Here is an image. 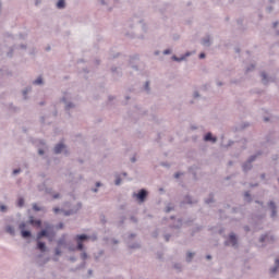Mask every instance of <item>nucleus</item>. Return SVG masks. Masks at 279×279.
I'll use <instances>...</instances> for the list:
<instances>
[{
    "mask_svg": "<svg viewBox=\"0 0 279 279\" xmlns=\"http://www.w3.org/2000/svg\"><path fill=\"white\" fill-rule=\"evenodd\" d=\"M88 236L86 234L76 235V242H77V250L82 252L84 250V244L82 241H86Z\"/></svg>",
    "mask_w": 279,
    "mask_h": 279,
    "instance_id": "obj_1",
    "label": "nucleus"
},
{
    "mask_svg": "<svg viewBox=\"0 0 279 279\" xmlns=\"http://www.w3.org/2000/svg\"><path fill=\"white\" fill-rule=\"evenodd\" d=\"M133 197L137 199V202H145V198L147 197V191L141 190L138 194H133Z\"/></svg>",
    "mask_w": 279,
    "mask_h": 279,
    "instance_id": "obj_2",
    "label": "nucleus"
},
{
    "mask_svg": "<svg viewBox=\"0 0 279 279\" xmlns=\"http://www.w3.org/2000/svg\"><path fill=\"white\" fill-rule=\"evenodd\" d=\"M25 222L20 225V230L22 231L23 239H28V236H32V232L25 231Z\"/></svg>",
    "mask_w": 279,
    "mask_h": 279,
    "instance_id": "obj_3",
    "label": "nucleus"
},
{
    "mask_svg": "<svg viewBox=\"0 0 279 279\" xmlns=\"http://www.w3.org/2000/svg\"><path fill=\"white\" fill-rule=\"evenodd\" d=\"M227 245H236V235L235 234H230L229 240L227 242Z\"/></svg>",
    "mask_w": 279,
    "mask_h": 279,
    "instance_id": "obj_4",
    "label": "nucleus"
},
{
    "mask_svg": "<svg viewBox=\"0 0 279 279\" xmlns=\"http://www.w3.org/2000/svg\"><path fill=\"white\" fill-rule=\"evenodd\" d=\"M43 236H47L48 239L51 238L49 231H47V230H43V231H40V232L37 234V239H43Z\"/></svg>",
    "mask_w": 279,
    "mask_h": 279,
    "instance_id": "obj_5",
    "label": "nucleus"
},
{
    "mask_svg": "<svg viewBox=\"0 0 279 279\" xmlns=\"http://www.w3.org/2000/svg\"><path fill=\"white\" fill-rule=\"evenodd\" d=\"M65 149V146L64 144H58L56 147H54V154H62V150Z\"/></svg>",
    "mask_w": 279,
    "mask_h": 279,
    "instance_id": "obj_6",
    "label": "nucleus"
},
{
    "mask_svg": "<svg viewBox=\"0 0 279 279\" xmlns=\"http://www.w3.org/2000/svg\"><path fill=\"white\" fill-rule=\"evenodd\" d=\"M205 141H211V143H216L217 142V137H213L211 133H207L205 135Z\"/></svg>",
    "mask_w": 279,
    "mask_h": 279,
    "instance_id": "obj_7",
    "label": "nucleus"
},
{
    "mask_svg": "<svg viewBox=\"0 0 279 279\" xmlns=\"http://www.w3.org/2000/svg\"><path fill=\"white\" fill-rule=\"evenodd\" d=\"M269 208L272 210L271 217H276V204L274 202L269 203Z\"/></svg>",
    "mask_w": 279,
    "mask_h": 279,
    "instance_id": "obj_8",
    "label": "nucleus"
},
{
    "mask_svg": "<svg viewBox=\"0 0 279 279\" xmlns=\"http://www.w3.org/2000/svg\"><path fill=\"white\" fill-rule=\"evenodd\" d=\"M29 223L31 226H36L37 228H40V220H34V218H31Z\"/></svg>",
    "mask_w": 279,
    "mask_h": 279,
    "instance_id": "obj_9",
    "label": "nucleus"
},
{
    "mask_svg": "<svg viewBox=\"0 0 279 279\" xmlns=\"http://www.w3.org/2000/svg\"><path fill=\"white\" fill-rule=\"evenodd\" d=\"M252 162H254V159H251L247 163L243 166V170L247 171V169H252Z\"/></svg>",
    "mask_w": 279,
    "mask_h": 279,
    "instance_id": "obj_10",
    "label": "nucleus"
},
{
    "mask_svg": "<svg viewBox=\"0 0 279 279\" xmlns=\"http://www.w3.org/2000/svg\"><path fill=\"white\" fill-rule=\"evenodd\" d=\"M38 250H40V252H45V250H47L44 242H38Z\"/></svg>",
    "mask_w": 279,
    "mask_h": 279,
    "instance_id": "obj_11",
    "label": "nucleus"
},
{
    "mask_svg": "<svg viewBox=\"0 0 279 279\" xmlns=\"http://www.w3.org/2000/svg\"><path fill=\"white\" fill-rule=\"evenodd\" d=\"M57 8H59V10H62V8H64V0H59L57 3Z\"/></svg>",
    "mask_w": 279,
    "mask_h": 279,
    "instance_id": "obj_12",
    "label": "nucleus"
},
{
    "mask_svg": "<svg viewBox=\"0 0 279 279\" xmlns=\"http://www.w3.org/2000/svg\"><path fill=\"white\" fill-rule=\"evenodd\" d=\"M24 204H25V199L19 198V201H17V206H20V208H21V207L24 206Z\"/></svg>",
    "mask_w": 279,
    "mask_h": 279,
    "instance_id": "obj_13",
    "label": "nucleus"
},
{
    "mask_svg": "<svg viewBox=\"0 0 279 279\" xmlns=\"http://www.w3.org/2000/svg\"><path fill=\"white\" fill-rule=\"evenodd\" d=\"M7 232H9V234H14V228L13 227H7Z\"/></svg>",
    "mask_w": 279,
    "mask_h": 279,
    "instance_id": "obj_14",
    "label": "nucleus"
},
{
    "mask_svg": "<svg viewBox=\"0 0 279 279\" xmlns=\"http://www.w3.org/2000/svg\"><path fill=\"white\" fill-rule=\"evenodd\" d=\"M268 240H269V235H264L262 236L260 242L265 243V241H268Z\"/></svg>",
    "mask_w": 279,
    "mask_h": 279,
    "instance_id": "obj_15",
    "label": "nucleus"
},
{
    "mask_svg": "<svg viewBox=\"0 0 279 279\" xmlns=\"http://www.w3.org/2000/svg\"><path fill=\"white\" fill-rule=\"evenodd\" d=\"M34 84H43V77H38L34 81Z\"/></svg>",
    "mask_w": 279,
    "mask_h": 279,
    "instance_id": "obj_16",
    "label": "nucleus"
},
{
    "mask_svg": "<svg viewBox=\"0 0 279 279\" xmlns=\"http://www.w3.org/2000/svg\"><path fill=\"white\" fill-rule=\"evenodd\" d=\"M81 258H82L83 260H86V259L88 258V255H87L86 253H82V254H81Z\"/></svg>",
    "mask_w": 279,
    "mask_h": 279,
    "instance_id": "obj_17",
    "label": "nucleus"
},
{
    "mask_svg": "<svg viewBox=\"0 0 279 279\" xmlns=\"http://www.w3.org/2000/svg\"><path fill=\"white\" fill-rule=\"evenodd\" d=\"M62 254V251L60 248H56V256H60Z\"/></svg>",
    "mask_w": 279,
    "mask_h": 279,
    "instance_id": "obj_18",
    "label": "nucleus"
},
{
    "mask_svg": "<svg viewBox=\"0 0 279 279\" xmlns=\"http://www.w3.org/2000/svg\"><path fill=\"white\" fill-rule=\"evenodd\" d=\"M262 80H263V82H265V80H267V74L262 73Z\"/></svg>",
    "mask_w": 279,
    "mask_h": 279,
    "instance_id": "obj_19",
    "label": "nucleus"
},
{
    "mask_svg": "<svg viewBox=\"0 0 279 279\" xmlns=\"http://www.w3.org/2000/svg\"><path fill=\"white\" fill-rule=\"evenodd\" d=\"M33 208H34V210H36V211H38V210H40V207H38V205H33Z\"/></svg>",
    "mask_w": 279,
    "mask_h": 279,
    "instance_id": "obj_20",
    "label": "nucleus"
},
{
    "mask_svg": "<svg viewBox=\"0 0 279 279\" xmlns=\"http://www.w3.org/2000/svg\"><path fill=\"white\" fill-rule=\"evenodd\" d=\"M193 258V253L187 254V260H191Z\"/></svg>",
    "mask_w": 279,
    "mask_h": 279,
    "instance_id": "obj_21",
    "label": "nucleus"
},
{
    "mask_svg": "<svg viewBox=\"0 0 279 279\" xmlns=\"http://www.w3.org/2000/svg\"><path fill=\"white\" fill-rule=\"evenodd\" d=\"M116 184H117V186H119V184H121V179H117Z\"/></svg>",
    "mask_w": 279,
    "mask_h": 279,
    "instance_id": "obj_22",
    "label": "nucleus"
},
{
    "mask_svg": "<svg viewBox=\"0 0 279 279\" xmlns=\"http://www.w3.org/2000/svg\"><path fill=\"white\" fill-rule=\"evenodd\" d=\"M199 58L204 59V58H206V54L203 52V53L199 54Z\"/></svg>",
    "mask_w": 279,
    "mask_h": 279,
    "instance_id": "obj_23",
    "label": "nucleus"
},
{
    "mask_svg": "<svg viewBox=\"0 0 279 279\" xmlns=\"http://www.w3.org/2000/svg\"><path fill=\"white\" fill-rule=\"evenodd\" d=\"M14 175H16V173H21V170L16 169L13 171Z\"/></svg>",
    "mask_w": 279,
    "mask_h": 279,
    "instance_id": "obj_24",
    "label": "nucleus"
},
{
    "mask_svg": "<svg viewBox=\"0 0 279 279\" xmlns=\"http://www.w3.org/2000/svg\"><path fill=\"white\" fill-rule=\"evenodd\" d=\"M0 210L3 213V211H5V206H0Z\"/></svg>",
    "mask_w": 279,
    "mask_h": 279,
    "instance_id": "obj_25",
    "label": "nucleus"
},
{
    "mask_svg": "<svg viewBox=\"0 0 279 279\" xmlns=\"http://www.w3.org/2000/svg\"><path fill=\"white\" fill-rule=\"evenodd\" d=\"M163 53L167 56V54L171 53V50H165Z\"/></svg>",
    "mask_w": 279,
    "mask_h": 279,
    "instance_id": "obj_26",
    "label": "nucleus"
},
{
    "mask_svg": "<svg viewBox=\"0 0 279 279\" xmlns=\"http://www.w3.org/2000/svg\"><path fill=\"white\" fill-rule=\"evenodd\" d=\"M146 90H149V83H146Z\"/></svg>",
    "mask_w": 279,
    "mask_h": 279,
    "instance_id": "obj_27",
    "label": "nucleus"
},
{
    "mask_svg": "<svg viewBox=\"0 0 279 279\" xmlns=\"http://www.w3.org/2000/svg\"><path fill=\"white\" fill-rule=\"evenodd\" d=\"M180 175H181L180 173H175L174 178H180Z\"/></svg>",
    "mask_w": 279,
    "mask_h": 279,
    "instance_id": "obj_28",
    "label": "nucleus"
},
{
    "mask_svg": "<svg viewBox=\"0 0 279 279\" xmlns=\"http://www.w3.org/2000/svg\"><path fill=\"white\" fill-rule=\"evenodd\" d=\"M53 197H54V199H58V197H60V194H57Z\"/></svg>",
    "mask_w": 279,
    "mask_h": 279,
    "instance_id": "obj_29",
    "label": "nucleus"
},
{
    "mask_svg": "<svg viewBox=\"0 0 279 279\" xmlns=\"http://www.w3.org/2000/svg\"><path fill=\"white\" fill-rule=\"evenodd\" d=\"M53 211H54V213H59L60 209H59V208H54Z\"/></svg>",
    "mask_w": 279,
    "mask_h": 279,
    "instance_id": "obj_30",
    "label": "nucleus"
},
{
    "mask_svg": "<svg viewBox=\"0 0 279 279\" xmlns=\"http://www.w3.org/2000/svg\"><path fill=\"white\" fill-rule=\"evenodd\" d=\"M39 154H40V156H43V154H45V151H43V150H39Z\"/></svg>",
    "mask_w": 279,
    "mask_h": 279,
    "instance_id": "obj_31",
    "label": "nucleus"
},
{
    "mask_svg": "<svg viewBox=\"0 0 279 279\" xmlns=\"http://www.w3.org/2000/svg\"><path fill=\"white\" fill-rule=\"evenodd\" d=\"M276 271H277V268H274V269H272V274H276Z\"/></svg>",
    "mask_w": 279,
    "mask_h": 279,
    "instance_id": "obj_32",
    "label": "nucleus"
},
{
    "mask_svg": "<svg viewBox=\"0 0 279 279\" xmlns=\"http://www.w3.org/2000/svg\"><path fill=\"white\" fill-rule=\"evenodd\" d=\"M62 243H64V242H62V240H60V241H59V245H62Z\"/></svg>",
    "mask_w": 279,
    "mask_h": 279,
    "instance_id": "obj_33",
    "label": "nucleus"
},
{
    "mask_svg": "<svg viewBox=\"0 0 279 279\" xmlns=\"http://www.w3.org/2000/svg\"><path fill=\"white\" fill-rule=\"evenodd\" d=\"M276 265H279V259H276Z\"/></svg>",
    "mask_w": 279,
    "mask_h": 279,
    "instance_id": "obj_34",
    "label": "nucleus"
},
{
    "mask_svg": "<svg viewBox=\"0 0 279 279\" xmlns=\"http://www.w3.org/2000/svg\"><path fill=\"white\" fill-rule=\"evenodd\" d=\"M245 196H246V197H250V193H246Z\"/></svg>",
    "mask_w": 279,
    "mask_h": 279,
    "instance_id": "obj_35",
    "label": "nucleus"
},
{
    "mask_svg": "<svg viewBox=\"0 0 279 279\" xmlns=\"http://www.w3.org/2000/svg\"><path fill=\"white\" fill-rule=\"evenodd\" d=\"M166 241H169V236L166 235Z\"/></svg>",
    "mask_w": 279,
    "mask_h": 279,
    "instance_id": "obj_36",
    "label": "nucleus"
},
{
    "mask_svg": "<svg viewBox=\"0 0 279 279\" xmlns=\"http://www.w3.org/2000/svg\"><path fill=\"white\" fill-rule=\"evenodd\" d=\"M207 259L210 260V255L207 256Z\"/></svg>",
    "mask_w": 279,
    "mask_h": 279,
    "instance_id": "obj_37",
    "label": "nucleus"
},
{
    "mask_svg": "<svg viewBox=\"0 0 279 279\" xmlns=\"http://www.w3.org/2000/svg\"><path fill=\"white\" fill-rule=\"evenodd\" d=\"M59 228H63V225H59Z\"/></svg>",
    "mask_w": 279,
    "mask_h": 279,
    "instance_id": "obj_38",
    "label": "nucleus"
},
{
    "mask_svg": "<svg viewBox=\"0 0 279 279\" xmlns=\"http://www.w3.org/2000/svg\"><path fill=\"white\" fill-rule=\"evenodd\" d=\"M173 59H174V60H178V58H177V57H173Z\"/></svg>",
    "mask_w": 279,
    "mask_h": 279,
    "instance_id": "obj_39",
    "label": "nucleus"
},
{
    "mask_svg": "<svg viewBox=\"0 0 279 279\" xmlns=\"http://www.w3.org/2000/svg\"><path fill=\"white\" fill-rule=\"evenodd\" d=\"M278 25V23H275V27Z\"/></svg>",
    "mask_w": 279,
    "mask_h": 279,
    "instance_id": "obj_40",
    "label": "nucleus"
}]
</instances>
